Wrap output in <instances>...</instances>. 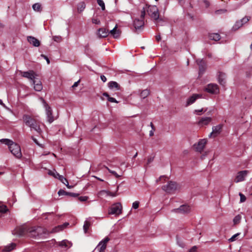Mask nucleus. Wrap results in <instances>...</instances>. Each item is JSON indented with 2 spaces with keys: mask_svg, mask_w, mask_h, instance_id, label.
Here are the masks:
<instances>
[{
  "mask_svg": "<svg viewBox=\"0 0 252 252\" xmlns=\"http://www.w3.org/2000/svg\"><path fill=\"white\" fill-rule=\"evenodd\" d=\"M205 7H207L209 5V2L207 0H203V1Z\"/></svg>",
  "mask_w": 252,
  "mask_h": 252,
  "instance_id": "54",
  "label": "nucleus"
},
{
  "mask_svg": "<svg viewBox=\"0 0 252 252\" xmlns=\"http://www.w3.org/2000/svg\"><path fill=\"white\" fill-rule=\"evenodd\" d=\"M118 189H119V186H118L117 187V189H116V192H111L110 191H109L107 190L106 195L107 196H112V197L116 196L118 195L117 193V191L118 190Z\"/></svg>",
  "mask_w": 252,
  "mask_h": 252,
  "instance_id": "38",
  "label": "nucleus"
},
{
  "mask_svg": "<svg viewBox=\"0 0 252 252\" xmlns=\"http://www.w3.org/2000/svg\"><path fill=\"white\" fill-rule=\"evenodd\" d=\"M225 11V10H222V9H221V10H217V11H216V14H219V13H220L221 12H224Z\"/></svg>",
  "mask_w": 252,
  "mask_h": 252,
  "instance_id": "61",
  "label": "nucleus"
},
{
  "mask_svg": "<svg viewBox=\"0 0 252 252\" xmlns=\"http://www.w3.org/2000/svg\"><path fill=\"white\" fill-rule=\"evenodd\" d=\"M46 233V229L42 227L29 226L28 237L36 238L37 237H41L43 234Z\"/></svg>",
  "mask_w": 252,
  "mask_h": 252,
  "instance_id": "3",
  "label": "nucleus"
},
{
  "mask_svg": "<svg viewBox=\"0 0 252 252\" xmlns=\"http://www.w3.org/2000/svg\"><path fill=\"white\" fill-rule=\"evenodd\" d=\"M34 84V89L36 91H40L42 89V85L40 81H35V80L32 81Z\"/></svg>",
  "mask_w": 252,
  "mask_h": 252,
  "instance_id": "26",
  "label": "nucleus"
},
{
  "mask_svg": "<svg viewBox=\"0 0 252 252\" xmlns=\"http://www.w3.org/2000/svg\"><path fill=\"white\" fill-rule=\"evenodd\" d=\"M48 174L51 176H53L55 178H59L60 175L55 170L52 171L49 170Z\"/></svg>",
  "mask_w": 252,
  "mask_h": 252,
  "instance_id": "33",
  "label": "nucleus"
},
{
  "mask_svg": "<svg viewBox=\"0 0 252 252\" xmlns=\"http://www.w3.org/2000/svg\"><path fill=\"white\" fill-rule=\"evenodd\" d=\"M98 4L101 7L102 10H105V4L102 0H97Z\"/></svg>",
  "mask_w": 252,
  "mask_h": 252,
  "instance_id": "40",
  "label": "nucleus"
},
{
  "mask_svg": "<svg viewBox=\"0 0 252 252\" xmlns=\"http://www.w3.org/2000/svg\"><path fill=\"white\" fill-rule=\"evenodd\" d=\"M103 95L107 97L108 100L111 102L118 103V101H117L115 98L110 97L107 93H104Z\"/></svg>",
  "mask_w": 252,
  "mask_h": 252,
  "instance_id": "32",
  "label": "nucleus"
},
{
  "mask_svg": "<svg viewBox=\"0 0 252 252\" xmlns=\"http://www.w3.org/2000/svg\"><path fill=\"white\" fill-rule=\"evenodd\" d=\"M139 202L138 201H135L132 203V208L136 209L139 207Z\"/></svg>",
  "mask_w": 252,
  "mask_h": 252,
  "instance_id": "47",
  "label": "nucleus"
},
{
  "mask_svg": "<svg viewBox=\"0 0 252 252\" xmlns=\"http://www.w3.org/2000/svg\"><path fill=\"white\" fill-rule=\"evenodd\" d=\"M41 57H43L45 59V60H46L47 63L48 64H49L50 61H49V59L47 57H46V56H45L44 55H41Z\"/></svg>",
  "mask_w": 252,
  "mask_h": 252,
  "instance_id": "56",
  "label": "nucleus"
},
{
  "mask_svg": "<svg viewBox=\"0 0 252 252\" xmlns=\"http://www.w3.org/2000/svg\"><path fill=\"white\" fill-rule=\"evenodd\" d=\"M150 126L152 127V129H155V127L154 126L152 122L150 123Z\"/></svg>",
  "mask_w": 252,
  "mask_h": 252,
  "instance_id": "63",
  "label": "nucleus"
},
{
  "mask_svg": "<svg viewBox=\"0 0 252 252\" xmlns=\"http://www.w3.org/2000/svg\"><path fill=\"white\" fill-rule=\"evenodd\" d=\"M225 78H226V75L225 73L222 72H220L218 77V81L219 83L222 85L224 86L225 84L226 81H225Z\"/></svg>",
  "mask_w": 252,
  "mask_h": 252,
  "instance_id": "24",
  "label": "nucleus"
},
{
  "mask_svg": "<svg viewBox=\"0 0 252 252\" xmlns=\"http://www.w3.org/2000/svg\"><path fill=\"white\" fill-rule=\"evenodd\" d=\"M8 211L6 205L2 204L0 202V212L5 213Z\"/></svg>",
  "mask_w": 252,
  "mask_h": 252,
  "instance_id": "36",
  "label": "nucleus"
},
{
  "mask_svg": "<svg viewBox=\"0 0 252 252\" xmlns=\"http://www.w3.org/2000/svg\"><path fill=\"white\" fill-rule=\"evenodd\" d=\"M80 81V80H79L78 81L75 82L74 84L72 86V88L73 89H74L75 87H77L78 86Z\"/></svg>",
  "mask_w": 252,
  "mask_h": 252,
  "instance_id": "51",
  "label": "nucleus"
},
{
  "mask_svg": "<svg viewBox=\"0 0 252 252\" xmlns=\"http://www.w3.org/2000/svg\"><path fill=\"white\" fill-rule=\"evenodd\" d=\"M239 195L240 196V202H244V201H246V198L244 194H243L242 193L240 192V193H239Z\"/></svg>",
  "mask_w": 252,
  "mask_h": 252,
  "instance_id": "45",
  "label": "nucleus"
},
{
  "mask_svg": "<svg viewBox=\"0 0 252 252\" xmlns=\"http://www.w3.org/2000/svg\"><path fill=\"white\" fill-rule=\"evenodd\" d=\"M59 246L64 249H68L71 246V244L67 240H63L60 242Z\"/></svg>",
  "mask_w": 252,
  "mask_h": 252,
  "instance_id": "27",
  "label": "nucleus"
},
{
  "mask_svg": "<svg viewBox=\"0 0 252 252\" xmlns=\"http://www.w3.org/2000/svg\"><path fill=\"white\" fill-rule=\"evenodd\" d=\"M70 192H67L63 189H60L59 190V191H58V194L60 196V195H69Z\"/></svg>",
  "mask_w": 252,
  "mask_h": 252,
  "instance_id": "43",
  "label": "nucleus"
},
{
  "mask_svg": "<svg viewBox=\"0 0 252 252\" xmlns=\"http://www.w3.org/2000/svg\"><path fill=\"white\" fill-rule=\"evenodd\" d=\"M145 15V9L143 8V11H141L140 19H135L134 21V26L136 29H139L144 26V18Z\"/></svg>",
  "mask_w": 252,
  "mask_h": 252,
  "instance_id": "9",
  "label": "nucleus"
},
{
  "mask_svg": "<svg viewBox=\"0 0 252 252\" xmlns=\"http://www.w3.org/2000/svg\"><path fill=\"white\" fill-rule=\"evenodd\" d=\"M90 225H91V223L89 221H87V220L85 221L84 226H83L84 230L85 232H86L87 231V230H88Z\"/></svg>",
  "mask_w": 252,
  "mask_h": 252,
  "instance_id": "37",
  "label": "nucleus"
},
{
  "mask_svg": "<svg viewBox=\"0 0 252 252\" xmlns=\"http://www.w3.org/2000/svg\"><path fill=\"white\" fill-rule=\"evenodd\" d=\"M108 87L110 89L114 90V91H118L120 90V85L115 81H111L109 82L108 84Z\"/></svg>",
  "mask_w": 252,
  "mask_h": 252,
  "instance_id": "22",
  "label": "nucleus"
},
{
  "mask_svg": "<svg viewBox=\"0 0 252 252\" xmlns=\"http://www.w3.org/2000/svg\"><path fill=\"white\" fill-rule=\"evenodd\" d=\"M29 228V225L26 224L17 226L13 230V234L19 236L28 237Z\"/></svg>",
  "mask_w": 252,
  "mask_h": 252,
  "instance_id": "4",
  "label": "nucleus"
},
{
  "mask_svg": "<svg viewBox=\"0 0 252 252\" xmlns=\"http://www.w3.org/2000/svg\"><path fill=\"white\" fill-rule=\"evenodd\" d=\"M21 75L25 78H27L31 80L32 81L34 80L35 77L37 76L36 73L33 70H29L28 71H21Z\"/></svg>",
  "mask_w": 252,
  "mask_h": 252,
  "instance_id": "13",
  "label": "nucleus"
},
{
  "mask_svg": "<svg viewBox=\"0 0 252 252\" xmlns=\"http://www.w3.org/2000/svg\"><path fill=\"white\" fill-rule=\"evenodd\" d=\"M205 90L208 93L212 94H218L220 92V89L218 86L216 84H209L207 85Z\"/></svg>",
  "mask_w": 252,
  "mask_h": 252,
  "instance_id": "10",
  "label": "nucleus"
},
{
  "mask_svg": "<svg viewBox=\"0 0 252 252\" xmlns=\"http://www.w3.org/2000/svg\"><path fill=\"white\" fill-rule=\"evenodd\" d=\"M63 184H64L68 189L71 188L72 187L70 186L68 184V181L65 178H64L63 176L60 175L59 178H58Z\"/></svg>",
  "mask_w": 252,
  "mask_h": 252,
  "instance_id": "30",
  "label": "nucleus"
},
{
  "mask_svg": "<svg viewBox=\"0 0 252 252\" xmlns=\"http://www.w3.org/2000/svg\"><path fill=\"white\" fill-rule=\"evenodd\" d=\"M201 97V95L198 94H193L192 96L189 97L187 100V104L186 106H189V105L193 103L195 100Z\"/></svg>",
  "mask_w": 252,
  "mask_h": 252,
  "instance_id": "20",
  "label": "nucleus"
},
{
  "mask_svg": "<svg viewBox=\"0 0 252 252\" xmlns=\"http://www.w3.org/2000/svg\"><path fill=\"white\" fill-rule=\"evenodd\" d=\"M241 219V217L240 215H238L235 216L233 219V222L234 224H238L240 222V220Z\"/></svg>",
  "mask_w": 252,
  "mask_h": 252,
  "instance_id": "39",
  "label": "nucleus"
},
{
  "mask_svg": "<svg viewBox=\"0 0 252 252\" xmlns=\"http://www.w3.org/2000/svg\"><path fill=\"white\" fill-rule=\"evenodd\" d=\"M156 40L158 41H159V40H161V37H160V35H158L156 36Z\"/></svg>",
  "mask_w": 252,
  "mask_h": 252,
  "instance_id": "60",
  "label": "nucleus"
},
{
  "mask_svg": "<svg viewBox=\"0 0 252 252\" xmlns=\"http://www.w3.org/2000/svg\"><path fill=\"white\" fill-rule=\"evenodd\" d=\"M32 8L34 11H40L41 10V4L39 3H36L33 4Z\"/></svg>",
  "mask_w": 252,
  "mask_h": 252,
  "instance_id": "35",
  "label": "nucleus"
},
{
  "mask_svg": "<svg viewBox=\"0 0 252 252\" xmlns=\"http://www.w3.org/2000/svg\"><path fill=\"white\" fill-rule=\"evenodd\" d=\"M197 249V247L196 246H193L189 251V252H196Z\"/></svg>",
  "mask_w": 252,
  "mask_h": 252,
  "instance_id": "50",
  "label": "nucleus"
},
{
  "mask_svg": "<svg viewBox=\"0 0 252 252\" xmlns=\"http://www.w3.org/2000/svg\"><path fill=\"white\" fill-rule=\"evenodd\" d=\"M212 121L211 117H203L198 122V125L203 126L208 125Z\"/></svg>",
  "mask_w": 252,
  "mask_h": 252,
  "instance_id": "21",
  "label": "nucleus"
},
{
  "mask_svg": "<svg viewBox=\"0 0 252 252\" xmlns=\"http://www.w3.org/2000/svg\"><path fill=\"white\" fill-rule=\"evenodd\" d=\"M69 195H70V196H73V197H76L77 196V194H76V193H69Z\"/></svg>",
  "mask_w": 252,
  "mask_h": 252,
  "instance_id": "62",
  "label": "nucleus"
},
{
  "mask_svg": "<svg viewBox=\"0 0 252 252\" xmlns=\"http://www.w3.org/2000/svg\"><path fill=\"white\" fill-rule=\"evenodd\" d=\"M28 42L34 47H38L40 45V42L35 37L32 36H28Z\"/></svg>",
  "mask_w": 252,
  "mask_h": 252,
  "instance_id": "18",
  "label": "nucleus"
},
{
  "mask_svg": "<svg viewBox=\"0 0 252 252\" xmlns=\"http://www.w3.org/2000/svg\"><path fill=\"white\" fill-rule=\"evenodd\" d=\"M175 211L177 213H186L190 210V207L187 205H183L180 208L175 209Z\"/></svg>",
  "mask_w": 252,
  "mask_h": 252,
  "instance_id": "19",
  "label": "nucleus"
},
{
  "mask_svg": "<svg viewBox=\"0 0 252 252\" xmlns=\"http://www.w3.org/2000/svg\"><path fill=\"white\" fill-rule=\"evenodd\" d=\"M106 194H107V190H102L98 192L97 196H98V197H100L104 195V194L106 195Z\"/></svg>",
  "mask_w": 252,
  "mask_h": 252,
  "instance_id": "44",
  "label": "nucleus"
},
{
  "mask_svg": "<svg viewBox=\"0 0 252 252\" xmlns=\"http://www.w3.org/2000/svg\"><path fill=\"white\" fill-rule=\"evenodd\" d=\"M88 199V197L84 196H80L78 198V200L81 202L86 201Z\"/></svg>",
  "mask_w": 252,
  "mask_h": 252,
  "instance_id": "46",
  "label": "nucleus"
},
{
  "mask_svg": "<svg viewBox=\"0 0 252 252\" xmlns=\"http://www.w3.org/2000/svg\"><path fill=\"white\" fill-rule=\"evenodd\" d=\"M197 63L199 66H203L205 64V62L203 60H198L197 61Z\"/></svg>",
  "mask_w": 252,
  "mask_h": 252,
  "instance_id": "49",
  "label": "nucleus"
},
{
  "mask_svg": "<svg viewBox=\"0 0 252 252\" xmlns=\"http://www.w3.org/2000/svg\"><path fill=\"white\" fill-rule=\"evenodd\" d=\"M68 225H69L68 223L65 222L63 225H58V226H56L55 228H54L51 232L56 233V232H59L60 231L63 230L64 228H65Z\"/></svg>",
  "mask_w": 252,
  "mask_h": 252,
  "instance_id": "25",
  "label": "nucleus"
},
{
  "mask_svg": "<svg viewBox=\"0 0 252 252\" xmlns=\"http://www.w3.org/2000/svg\"><path fill=\"white\" fill-rule=\"evenodd\" d=\"M178 186L176 183L173 181H169L168 183L162 187L163 190L168 193H171L177 189Z\"/></svg>",
  "mask_w": 252,
  "mask_h": 252,
  "instance_id": "6",
  "label": "nucleus"
},
{
  "mask_svg": "<svg viewBox=\"0 0 252 252\" xmlns=\"http://www.w3.org/2000/svg\"><path fill=\"white\" fill-rule=\"evenodd\" d=\"M203 111V109H201L200 110H195L194 111V112L196 113L197 114H198V115H200V114H199L198 113L199 112H202Z\"/></svg>",
  "mask_w": 252,
  "mask_h": 252,
  "instance_id": "59",
  "label": "nucleus"
},
{
  "mask_svg": "<svg viewBox=\"0 0 252 252\" xmlns=\"http://www.w3.org/2000/svg\"><path fill=\"white\" fill-rule=\"evenodd\" d=\"M153 160V159L152 158H150L148 160V163H150L151 162H152Z\"/></svg>",
  "mask_w": 252,
  "mask_h": 252,
  "instance_id": "64",
  "label": "nucleus"
},
{
  "mask_svg": "<svg viewBox=\"0 0 252 252\" xmlns=\"http://www.w3.org/2000/svg\"><path fill=\"white\" fill-rule=\"evenodd\" d=\"M249 171L247 170H244L239 172L235 179L236 183H238L244 181L245 177L247 176Z\"/></svg>",
  "mask_w": 252,
  "mask_h": 252,
  "instance_id": "15",
  "label": "nucleus"
},
{
  "mask_svg": "<svg viewBox=\"0 0 252 252\" xmlns=\"http://www.w3.org/2000/svg\"><path fill=\"white\" fill-rule=\"evenodd\" d=\"M207 140L206 139H202L196 144H194L193 147L195 150L199 153H201L204 150L206 144Z\"/></svg>",
  "mask_w": 252,
  "mask_h": 252,
  "instance_id": "11",
  "label": "nucleus"
},
{
  "mask_svg": "<svg viewBox=\"0 0 252 252\" xmlns=\"http://www.w3.org/2000/svg\"><path fill=\"white\" fill-rule=\"evenodd\" d=\"M178 244L180 247L182 248H184L185 246V244L183 242L178 241Z\"/></svg>",
  "mask_w": 252,
  "mask_h": 252,
  "instance_id": "55",
  "label": "nucleus"
},
{
  "mask_svg": "<svg viewBox=\"0 0 252 252\" xmlns=\"http://www.w3.org/2000/svg\"><path fill=\"white\" fill-rule=\"evenodd\" d=\"M155 130V129H152L150 131L149 135H150V137H152V136H153L154 135Z\"/></svg>",
  "mask_w": 252,
  "mask_h": 252,
  "instance_id": "58",
  "label": "nucleus"
},
{
  "mask_svg": "<svg viewBox=\"0 0 252 252\" xmlns=\"http://www.w3.org/2000/svg\"><path fill=\"white\" fill-rule=\"evenodd\" d=\"M121 32L118 29V25L115 24V27L112 30H109V35H110L114 38H118L121 35Z\"/></svg>",
  "mask_w": 252,
  "mask_h": 252,
  "instance_id": "16",
  "label": "nucleus"
},
{
  "mask_svg": "<svg viewBox=\"0 0 252 252\" xmlns=\"http://www.w3.org/2000/svg\"><path fill=\"white\" fill-rule=\"evenodd\" d=\"M166 178H167L165 176H160L158 179L157 180V182L158 183L159 181L162 179L165 181Z\"/></svg>",
  "mask_w": 252,
  "mask_h": 252,
  "instance_id": "53",
  "label": "nucleus"
},
{
  "mask_svg": "<svg viewBox=\"0 0 252 252\" xmlns=\"http://www.w3.org/2000/svg\"><path fill=\"white\" fill-rule=\"evenodd\" d=\"M106 169L108 170V171L111 173V174H112L114 176H115V177L117 178H119L121 176V175H118L115 171H113V170H110L109 168H108L107 167H106Z\"/></svg>",
  "mask_w": 252,
  "mask_h": 252,
  "instance_id": "41",
  "label": "nucleus"
},
{
  "mask_svg": "<svg viewBox=\"0 0 252 252\" xmlns=\"http://www.w3.org/2000/svg\"><path fill=\"white\" fill-rule=\"evenodd\" d=\"M240 233H238L233 235L230 239H228L229 242H232L235 241L236 240V238L238 236L240 235Z\"/></svg>",
  "mask_w": 252,
  "mask_h": 252,
  "instance_id": "42",
  "label": "nucleus"
},
{
  "mask_svg": "<svg viewBox=\"0 0 252 252\" xmlns=\"http://www.w3.org/2000/svg\"><path fill=\"white\" fill-rule=\"evenodd\" d=\"M54 39L55 41L60 42L61 40V36H55L54 37Z\"/></svg>",
  "mask_w": 252,
  "mask_h": 252,
  "instance_id": "52",
  "label": "nucleus"
},
{
  "mask_svg": "<svg viewBox=\"0 0 252 252\" xmlns=\"http://www.w3.org/2000/svg\"><path fill=\"white\" fill-rule=\"evenodd\" d=\"M23 120L25 125L30 127L31 130H34L39 134L41 132L40 123L34 118L28 115H25L23 117Z\"/></svg>",
  "mask_w": 252,
  "mask_h": 252,
  "instance_id": "2",
  "label": "nucleus"
},
{
  "mask_svg": "<svg viewBox=\"0 0 252 252\" xmlns=\"http://www.w3.org/2000/svg\"><path fill=\"white\" fill-rule=\"evenodd\" d=\"M122 205L119 203H116L112 205L110 208L108 213L111 215H118L122 213Z\"/></svg>",
  "mask_w": 252,
  "mask_h": 252,
  "instance_id": "7",
  "label": "nucleus"
},
{
  "mask_svg": "<svg viewBox=\"0 0 252 252\" xmlns=\"http://www.w3.org/2000/svg\"><path fill=\"white\" fill-rule=\"evenodd\" d=\"M150 94V91L148 89L143 90L140 93V97L142 98L147 97Z\"/></svg>",
  "mask_w": 252,
  "mask_h": 252,
  "instance_id": "31",
  "label": "nucleus"
},
{
  "mask_svg": "<svg viewBox=\"0 0 252 252\" xmlns=\"http://www.w3.org/2000/svg\"><path fill=\"white\" fill-rule=\"evenodd\" d=\"M110 26L108 24L106 26V28H99L97 31V35L99 38H104L109 35V30Z\"/></svg>",
  "mask_w": 252,
  "mask_h": 252,
  "instance_id": "12",
  "label": "nucleus"
},
{
  "mask_svg": "<svg viewBox=\"0 0 252 252\" xmlns=\"http://www.w3.org/2000/svg\"><path fill=\"white\" fill-rule=\"evenodd\" d=\"M209 38L211 40L218 41L220 39V37L219 34L216 33H210Z\"/></svg>",
  "mask_w": 252,
  "mask_h": 252,
  "instance_id": "28",
  "label": "nucleus"
},
{
  "mask_svg": "<svg viewBox=\"0 0 252 252\" xmlns=\"http://www.w3.org/2000/svg\"><path fill=\"white\" fill-rule=\"evenodd\" d=\"M100 78H101V80L103 82H105L106 81V80H107V79H106V77L104 75H101L100 76Z\"/></svg>",
  "mask_w": 252,
  "mask_h": 252,
  "instance_id": "57",
  "label": "nucleus"
},
{
  "mask_svg": "<svg viewBox=\"0 0 252 252\" xmlns=\"http://www.w3.org/2000/svg\"><path fill=\"white\" fill-rule=\"evenodd\" d=\"M249 21V18L248 17H244L241 21H238L233 27V29L236 30L240 27L242 26L244 23H246Z\"/></svg>",
  "mask_w": 252,
  "mask_h": 252,
  "instance_id": "23",
  "label": "nucleus"
},
{
  "mask_svg": "<svg viewBox=\"0 0 252 252\" xmlns=\"http://www.w3.org/2000/svg\"><path fill=\"white\" fill-rule=\"evenodd\" d=\"M222 125H219L212 127V132L210 133L209 137L215 138L219 135L221 131Z\"/></svg>",
  "mask_w": 252,
  "mask_h": 252,
  "instance_id": "14",
  "label": "nucleus"
},
{
  "mask_svg": "<svg viewBox=\"0 0 252 252\" xmlns=\"http://www.w3.org/2000/svg\"><path fill=\"white\" fill-rule=\"evenodd\" d=\"M0 141L8 146L9 151L15 158H22L21 147L18 144L8 139H2Z\"/></svg>",
  "mask_w": 252,
  "mask_h": 252,
  "instance_id": "1",
  "label": "nucleus"
},
{
  "mask_svg": "<svg viewBox=\"0 0 252 252\" xmlns=\"http://www.w3.org/2000/svg\"><path fill=\"white\" fill-rule=\"evenodd\" d=\"M40 100L44 104V107L46 110V113L47 117L48 122L49 123H51L54 121V118L52 116V110L51 108L49 105L47 104L44 99L42 98H40Z\"/></svg>",
  "mask_w": 252,
  "mask_h": 252,
  "instance_id": "8",
  "label": "nucleus"
},
{
  "mask_svg": "<svg viewBox=\"0 0 252 252\" xmlns=\"http://www.w3.org/2000/svg\"><path fill=\"white\" fill-rule=\"evenodd\" d=\"M85 3L84 2L79 3L77 7L78 11L79 12H82L85 9Z\"/></svg>",
  "mask_w": 252,
  "mask_h": 252,
  "instance_id": "34",
  "label": "nucleus"
},
{
  "mask_svg": "<svg viewBox=\"0 0 252 252\" xmlns=\"http://www.w3.org/2000/svg\"><path fill=\"white\" fill-rule=\"evenodd\" d=\"M16 247V244L14 243L10 244L5 246L3 249V252H9L14 250Z\"/></svg>",
  "mask_w": 252,
  "mask_h": 252,
  "instance_id": "29",
  "label": "nucleus"
},
{
  "mask_svg": "<svg viewBox=\"0 0 252 252\" xmlns=\"http://www.w3.org/2000/svg\"><path fill=\"white\" fill-rule=\"evenodd\" d=\"M109 240L110 238L108 237H106L99 243L97 246V248H99V252H104L106 248L107 244L109 241Z\"/></svg>",
  "mask_w": 252,
  "mask_h": 252,
  "instance_id": "17",
  "label": "nucleus"
},
{
  "mask_svg": "<svg viewBox=\"0 0 252 252\" xmlns=\"http://www.w3.org/2000/svg\"><path fill=\"white\" fill-rule=\"evenodd\" d=\"M92 22H93V23L97 24V25H99L100 24V20L96 18H93Z\"/></svg>",
  "mask_w": 252,
  "mask_h": 252,
  "instance_id": "48",
  "label": "nucleus"
},
{
  "mask_svg": "<svg viewBox=\"0 0 252 252\" xmlns=\"http://www.w3.org/2000/svg\"><path fill=\"white\" fill-rule=\"evenodd\" d=\"M145 9H147L148 14L154 19L157 22L158 20L159 12L157 7L155 5H150L148 7H144Z\"/></svg>",
  "mask_w": 252,
  "mask_h": 252,
  "instance_id": "5",
  "label": "nucleus"
}]
</instances>
